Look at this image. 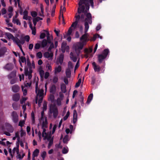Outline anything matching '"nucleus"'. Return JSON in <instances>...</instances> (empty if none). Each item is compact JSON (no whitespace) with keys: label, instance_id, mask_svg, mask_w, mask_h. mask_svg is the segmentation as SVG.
<instances>
[{"label":"nucleus","instance_id":"nucleus-59","mask_svg":"<svg viewBox=\"0 0 160 160\" xmlns=\"http://www.w3.org/2000/svg\"><path fill=\"white\" fill-rule=\"evenodd\" d=\"M41 46V45L40 44L37 43L34 46V48L35 49H39L40 47Z\"/></svg>","mask_w":160,"mask_h":160},{"label":"nucleus","instance_id":"nucleus-57","mask_svg":"<svg viewBox=\"0 0 160 160\" xmlns=\"http://www.w3.org/2000/svg\"><path fill=\"white\" fill-rule=\"evenodd\" d=\"M81 82V79H79L77 82L76 83L75 85V87L76 88L78 87L80 85Z\"/></svg>","mask_w":160,"mask_h":160},{"label":"nucleus","instance_id":"nucleus-7","mask_svg":"<svg viewBox=\"0 0 160 160\" xmlns=\"http://www.w3.org/2000/svg\"><path fill=\"white\" fill-rule=\"evenodd\" d=\"M86 41H81L73 45V48L78 56L79 55L84 46L86 45Z\"/></svg>","mask_w":160,"mask_h":160},{"label":"nucleus","instance_id":"nucleus-4","mask_svg":"<svg viewBox=\"0 0 160 160\" xmlns=\"http://www.w3.org/2000/svg\"><path fill=\"white\" fill-rule=\"evenodd\" d=\"M35 91L37 94L35 102L36 103H37L38 101V105L39 107H40L41 106V103L42 102L43 98L45 94H44L43 93L44 91L40 87H38V82L36 83Z\"/></svg>","mask_w":160,"mask_h":160},{"label":"nucleus","instance_id":"nucleus-1","mask_svg":"<svg viewBox=\"0 0 160 160\" xmlns=\"http://www.w3.org/2000/svg\"><path fill=\"white\" fill-rule=\"evenodd\" d=\"M82 14L81 15V17L80 15L76 14L75 16L76 18L75 21L72 23L71 27L69 28L67 32L65 33L63 35L64 38L66 39L67 40H71V37L72 35V27H74L75 28L81 18V19H82L83 21L85 17L86 18L84 19V32L85 33L80 38V40H85L86 39L88 35V34L87 32H88L89 28V24H91L92 23V17L91 14L89 12H88V11H87L86 13H84L83 12H82Z\"/></svg>","mask_w":160,"mask_h":160},{"label":"nucleus","instance_id":"nucleus-53","mask_svg":"<svg viewBox=\"0 0 160 160\" xmlns=\"http://www.w3.org/2000/svg\"><path fill=\"white\" fill-rule=\"evenodd\" d=\"M70 113L69 111H68V112L66 114V115L63 117V119L65 121L68 118V117L69 116Z\"/></svg>","mask_w":160,"mask_h":160},{"label":"nucleus","instance_id":"nucleus-27","mask_svg":"<svg viewBox=\"0 0 160 160\" xmlns=\"http://www.w3.org/2000/svg\"><path fill=\"white\" fill-rule=\"evenodd\" d=\"M20 89L19 86L17 85H14L12 87V90L14 92H18Z\"/></svg>","mask_w":160,"mask_h":160},{"label":"nucleus","instance_id":"nucleus-42","mask_svg":"<svg viewBox=\"0 0 160 160\" xmlns=\"http://www.w3.org/2000/svg\"><path fill=\"white\" fill-rule=\"evenodd\" d=\"M49 100L51 101L52 102H54V96L53 95H50L48 98Z\"/></svg>","mask_w":160,"mask_h":160},{"label":"nucleus","instance_id":"nucleus-38","mask_svg":"<svg viewBox=\"0 0 160 160\" xmlns=\"http://www.w3.org/2000/svg\"><path fill=\"white\" fill-rule=\"evenodd\" d=\"M16 76L15 72H12L8 76V78L9 79H12L15 78Z\"/></svg>","mask_w":160,"mask_h":160},{"label":"nucleus","instance_id":"nucleus-49","mask_svg":"<svg viewBox=\"0 0 160 160\" xmlns=\"http://www.w3.org/2000/svg\"><path fill=\"white\" fill-rule=\"evenodd\" d=\"M13 108L15 110H17L18 108V106L16 102L12 104Z\"/></svg>","mask_w":160,"mask_h":160},{"label":"nucleus","instance_id":"nucleus-51","mask_svg":"<svg viewBox=\"0 0 160 160\" xmlns=\"http://www.w3.org/2000/svg\"><path fill=\"white\" fill-rule=\"evenodd\" d=\"M47 153L45 151L42 152L41 153V156L44 160L46 155Z\"/></svg>","mask_w":160,"mask_h":160},{"label":"nucleus","instance_id":"nucleus-14","mask_svg":"<svg viewBox=\"0 0 160 160\" xmlns=\"http://www.w3.org/2000/svg\"><path fill=\"white\" fill-rule=\"evenodd\" d=\"M61 49L62 52H64L65 51L68 52H69V48L68 46L67 45L66 43L63 42L62 44Z\"/></svg>","mask_w":160,"mask_h":160},{"label":"nucleus","instance_id":"nucleus-18","mask_svg":"<svg viewBox=\"0 0 160 160\" xmlns=\"http://www.w3.org/2000/svg\"><path fill=\"white\" fill-rule=\"evenodd\" d=\"M51 41H42L41 44V46L43 48H47L50 43Z\"/></svg>","mask_w":160,"mask_h":160},{"label":"nucleus","instance_id":"nucleus-58","mask_svg":"<svg viewBox=\"0 0 160 160\" xmlns=\"http://www.w3.org/2000/svg\"><path fill=\"white\" fill-rule=\"evenodd\" d=\"M68 152V148H64L62 150V152L63 154H66Z\"/></svg>","mask_w":160,"mask_h":160},{"label":"nucleus","instance_id":"nucleus-17","mask_svg":"<svg viewBox=\"0 0 160 160\" xmlns=\"http://www.w3.org/2000/svg\"><path fill=\"white\" fill-rule=\"evenodd\" d=\"M93 69L95 72H99L101 70V68L99 65H97L95 62L92 63Z\"/></svg>","mask_w":160,"mask_h":160},{"label":"nucleus","instance_id":"nucleus-63","mask_svg":"<svg viewBox=\"0 0 160 160\" xmlns=\"http://www.w3.org/2000/svg\"><path fill=\"white\" fill-rule=\"evenodd\" d=\"M47 68H48V71H52V67L51 65L48 64L47 65Z\"/></svg>","mask_w":160,"mask_h":160},{"label":"nucleus","instance_id":"nucleus-13","mask_svg":"<svg viewBox=\"0 0 160 160\" xmlns=\"http://www.w3.org/2000/svg\"><path fill=\"white\" fill-rule=\"evenodd\" d=\"M11 116L13 122L15 123H17L18 120V118L17 112L14 111L13 112L11 113Z\"/></svg>","mask_w":160,"mask_h":160},{"label":"nucleus","instance_id":"nucleus-44","mask_svg":"<svg viewBox=\"0 0 160 160\" xmlns=\"http://www.w3.org/2000/svg\"><path fill=\"white\" fill-rule=\"evenodd\" d=\"M56 90V87L55 85H53L52 86L50 89V91L51 92H54Z\"/></svg>","mask_w":160,"mask_h":160},{"label":"nucleus","instance_id":"nucleus-36","mask_svg":"<svg viewBox=\"0 0 160 160\" xmlns=\"http://www.w3.org/2000/svg\"><path fill=\"white\" fill-rule=\"evenodd\" d=\"M61 67L60 66H58L56 67L55 69V74L60 72L61 71Z\"/></svg>","mask_w":160,"mask_h":160},{"label":"nucleus","instance_id":"nucleus-3","mask_svg":"<svg viewBox=\"0 0 160 160\" xmlns=\"http://www.w3.org/2000/svg\"><path fill=\"white\" fill-rule=\"evenodd\" d=\"M32 70L31 68H26L24 70V73L25 76L27 77V79L25 83L24 86H22V88L24 96H26L27 94V88L28 87H30L31 83L32 81L31 78H32Z\"/></svg>","mask_w":160,"mask_h":160},{"label":"nucleus","instance_id":"nucleus-45","mask_svg":"<svg viewBox=\"0 0 160 160\" xmlns=\"http://www.w3.org/2000/svg\"><path fill=\"white\" fill-rule=\"evenodd\" d=\"M39 74L40 76L41 77H42L44 75V71L42 69V68H40L39 70Z\"/></svg>","mask_w":160,"mask_h":160},{"label":"nucleus","instance_id":"nucleus-35","mask_svg":"<svg viewBox=\"0 0 160 160\" xmlns=\"http://www.w3.org/2000/svg\"><path fill=\"white\" fill-rule=\"evenodd\" d=\"M12 22L13 23H16L17 25H21V23L18 19H15L14 17H13V18Z\"/></svg>","mask_w":160,"mask_h":160},{"label":"nucleus","instance_id":"nucleus-55","mask_svg":"<svg viewBox=\"0 0 160 160\" xmlns=\"http://www.w3.org/2000/svg\"><path fill=\"white\" fill-rule=\"evenodd\" d=\"M27 99V97H22L20 100V102L21 104H23L25 102Z\"/></svg>","mask_w":160,"mask_h":160},{"label":"nucleus","instance_id":"nucleus-28","mask_svg":"<svg viewBox=\"0 0 160 160\" xmlns=\"http://www.w3.org/2000/svg\"><path fill=\"white\" fill-rule=\"evenodd\" d=\"M4 68L8 70H11L13 68V64L11 63L7 64Z\"/></svg>","mask_w":160,"mask_h":160},{"label":"nucleus","instance_id":"nucleus-19","mask_svg":"<svg viewBox=\"0 0 160 160\" xmlns=\"http://www.w3.org/2000/svg\"><path fill=\"white\" fill-rule=\"evenodd\" d=\"M17 155L16 156L17 158L19 160L22 159L24 156H25V154L23 153V151H18V152L17 153Z\"/></svg>","mask_w":160,"mask_h":160},{"label":"nucleus","instance_id":"nucleus-43","mask_svg":"<svg viewBox=\"0 0 160 160\" xmlns=\"http://www.w3.org/2000/svg\"><path fill=\"white\" fill-rule=\"evenodd\" d=\"M40 8L41 11V13L39 14V15L41 16H43V14L44 13V8L43 7L42 4L40 5Z\"/></svg>","mask_w":160,"mask_h":160},{"label":"nucleus","instance_id":"nucleus-6","mask_svg":"<svg viewBox=\"0 0 160 160\" xmlns=\"http://www.w3.org/2000/svg\"><path fill=\"white\" fill-rule=\"evenodd\" d=\"M43 132L42 133V137L43 140L45 142H49L48 147L49 148L53 143V138L52 137L51 132H46L45 128H42Z\"/></svg>","mask_w":160,"mask_h":160},{"label":"nucleus","instance_id":"nucleus-20","mask_svg":"<svg viewBox=\"0 0 160 160\" xmlns=\"http://www.w3.org/2000/svg\"><path fill=\"white\" fill-rule=\"evenodd\" d=\"M6 128L7 129L9 132H13V129L12 125L9 123H6L5 124Z\"/></svg>","mask_w":160,"mask_h":160},{"label":"nucleus","instance_id":"nucleus-46","mask_svg":"<svg viewBox=\"0 0 160 160\" xmlns=\"http://www.w3.org/2000/svg\"><path fill=\"white\" fill-rule=\"evenodd\" d=\"M35 133L36 134H38V137L39 138L40 141H41V138H42V135H41V132L40 131H39L38 132L37 129H36L35 130Z\"/></svg>","mask_w":160,"mask_h":160},{"label":"nucleus","instance_id":"nucleus-52","mask_svg":"<svg viewBox=\"0 0 160 160\" xmlns=\"http://www.w3.org/2000/svg\"><path fill=\"white\" fill-rule=\"evenodd\" d=\"M58 81V78L57 76H54L53 78L52 82L53 83H56Z\"/></svg>","mask_w":160,"mask_h":160},{"label":"nucleus","instance_id":"nucleus-31","mask_svg":"<svg viewBox=\"0 0 160 160\" xmlns=\"http://www.w3.org/2000/svg\"><path fill=\"white\" fill-rule=\"evenodd\" d=\"M61 89L62 92L65 93L66 91V87L65 85L63 83L61 84Z\"/></svg>","mask_w":160,"mask_h":160},{"label":"nucleus","instance_id":"nucleus-9","mask_svg":"<svg viewBox=\"0 0 160 160\" xmlns=\"http://www.w3.org/2000/svg\"><path fill=\"white\" fill-rule=\"evenodd\" d=\"M49 113L52 115L54 118H56L58 114V110L57 107L53 105H51L49 108Z\"/></svg>","mask_w":160,"mask_h":160},{"label":"nucleus","instance_id":"nucleus-26","mask_svg":"<svg viewBox=\"0 0 160 160\" xmlns=\"http://www.w3.org/2000/svg\"><path fill=\"white\" fill-rule=\"evenodd\" d=\"M77 121V114L76 111L74 110L73 111V122L74 123H75Z\"/></svg>","mask_w":160,"mask_h":160},{"label":"nucleus","instance_id":"nucleus-34","mask_svg":"<svg viewBox=\"0 0 160 160\" xmlns=\"http://www.w3.org/2000/svg\"><path fill=\"white\" fill-rule=\"evenodd\" d=\"M63 59V56L62 55H61L59 57L58 59V64L60 63V64H62V63Z\"/></svg>","mask_w":160,"mask_h":160},{"label":"nucleus","instance_id":"nucleus-16","mask_svg":"<svg viewBox=\"0 0 160 160\" xmlns=\"http://www.w3.org/2000/svg\"><path fill=\"white\" fill-rule=\"evenodd\" d=\"M4 35L6 39H11L12 40H15L14 37L11 33L9 32H5Z\"/></svg>","mask_w":160,"mask_h":160},{"label":"nucleus","instance_id":"nucleus-50","mask_svg":"<svg viewBox=\"0 0 160 160\" xmlns=\"http://www.w3.org/2000/svg\"><path fill=\"white\" fill-rule=\"evenodd\" d=\"M73 68V65L71 62H69L68 64V68L67 69H69L71 70Z\"/></svg>","mask_w":160,"mask_h":160},{"label":"nucleus","instance_id":"nucleus-2","mask_svg":"<svg viewBox=\"0 0 160 160\" xmlns=\"http://www.w3.org/2000/svg\"><path fill=\"white\" fill-rule=\"evenodd\" d=\"M89 4L92 8L94 7L93 0H79L78 5L79 7L78 9V12L79 14L82 12L86 13L89 9Z\"/></svg>","mask_w":160,"mask_h":160},{"label":"nucleus","instance_id":"nucleus-39","mask_svg":"<svg viewBox=\"0 0 160 160\" xmlns=\"http://www.w3.org/2000/svg\"><path fill=\"white\" fill-rule=\"evenodd\" d=\"M93 98V94L92 93L90 94L88 96V100L87 101V103H89L92 100Z\"/></svg>","mask_w":160,"mask_h":160},{"label":"nucleus","instance_id":"nucleus-30","mask_svg":"<svg viewBox=\"0 0 160 160\" xmlns=\"http://www.w3.org/2000/svg\"><path fill=\"white\" fill-rule=\"evenodd\" d=\"M65 73L67 78H70L71 76V70L70 69H67Z\"/></svg>","mask_w":160,"mask_h":160},{"label":"nucleus","instance_id":"nucleus-23","mask_svg":"<svg viewBox=\"0 0 160 160\" xmlns=\"http://www.w3.org/2000/svg\"><path fill=\"white\" fill-rule=\"evenodd\" d=\"M19 62L21 66L22 67L23 66L22 63H25V64H26V59L24 57L21 56V57H20Z\"/></svg>","mask_w":160,"mask_h":160},{"label":"nucleus","instance_id":"nucleus-12","mask_svg":"<svg viewBox=\"0 0 160 160\" xmlns=\"http://www.w3.org/2000/svg\"><path fill=\"white\" fill-rule=\"evenodd\" d=\"M44 31L45 32L42 33L40 34V39H42L44 38L46 36L47 37V40H51L52 37L50 36L49 32L45 30H44Z\"/></svg>","mask_w":160,"mask_h":160},{"label":"nucleus","instance_id":"nucleus-5","mask_svg":"<svg viewBox=\"0 0 160 160\" xmlns=\"http://www.w3.org/2000/svg\"><path fill=\"white\" fill-rule=\"evenodd\" d=\"M47 109V103L46 102L43 104V110L41 112V118L40 120V123L42 125V128H46L48 124V122L46 117L44 115V111Z\"/></svg>","mask_w":160,"mask_h":160},{"label":"nucleus","instance_id":"nucleus-15","mask_svg":"<svg viewBox=\"0 0 160 160\" xmlns=\"http://www.w3.org/2000/svg\"><path fill=\"white\" fill-rule=\"evenodd\" d=\"M24 41H13L14 43L16 44L20 48V50L23 52L24 55V52L23 51L22 45L24 43Z\"/></svg>","mask_w":160,"mask_h":160},{"label":"nucleus","instance_id":"nucleus-40","mask_svg":"<svg viewBox=\"0 0 160 160\" xmlns=\"http://www.w3.org/2000/svg\"><path fill=\"white\" fill-rule=\"evenodd\" d=\"M69 140V137L68 135H66L63 139V142L64 143H67Z\"/></svg>","mask_w":160,"mask_h":160},{"label":"nucleus","instance_id":"nucleus-8","mask_svg":"<svg viewBox=\"0 0 160 160\" xmlns=\"http://www.w3.org/2000/svg\"><path fill=\"white\" fill-rule=\"evenodd\" d=\"M109 50L108 49H104L102 53L98 55V60L99 63H101L105 59L109 53Z\"/></svg>","mask_w":160,"mask_h":160},{"label":"nucleus","instance_id":"nucleus-25","mask_svg":"<svg viewBox=\"0 0 160 160\" xmlns=\"http://www.w3.org/2000/svg\"><path fill=\"white\" fill-rule=\"evenodd\" d=\"M7 52V48L4 47L0 49V57L3 56Z\"/></svg>","mask_w":160,"mask_h":160},{"label":"nucleus","instance_id":"nucleus-11","mask_svg":"<svg viewBox=\"0 0 160 160\" xmlns=\"http://www.w3.org/2000/svg\"><path fill=\"white\" fill-rule=\"evenodd\" d=\"M26 133L25 131L23 130L22 128H21L19 131H18L15 133V137L17 138L18 139L20 138L21 137L25 136L26 135Z\"/></svg>","mask_w":160,"mask_h":160},{"label":"nucleus","instance_id":"nucleus-54","mask_svg":"<svg viewBox=\"0 0 160 160\" xmlns=\"http://www.w3.org/2000/svg\"><path fill=\"white\" fill-rule=\"evenodd\" d=\"M36 57L39 58H41L42 57V54L41 52H39L37 53Z\"/></svg>","mask_w":160,"mask_h":160},{"label":"nucleus","instance_id":"nucleus-10","mask_svg":"<svg viewBox=\"0 0 160 160\" xmlns=\"http://www.w3.org/2000/svg\"><path fill=\"white\" fill-rule=\"evenodd\" d=\"M92 47H90L88 49L86 48L84 49V51L85 53V57L86 58L88 57L91 58L93 56V55L91 53L92 52Z\"/></svg>","mask_w":160,"mask_h":160},{"label":"nucleus","instance_id":"nucleus-21","mask_svg":"<svg viewBox=\"0 0 160 160\" xmlns=\"http://www.w3.org/2000/svg\"><path fill=\"white\" fill-rule=\"evenodd\" d=\"M20 40H29L30 37L28 35L25 36L23 34H21L19 36Z\"/></svg>","mask_w":160,"mask_h":160},{"label":"nucleus","instance_id":"nucleus-33","mask_svg":"<svg viewBox=\"0 0 160 160\" xmlns=\"http://www.w3.org/2000/svg\"><path fill=\"white\" fill-rule=\"evenodd\" d=\"M12 0H9L11 4V2ZM13 1L15 2V6H17V3H18V7L19 8H21V7L20 6V0H13Z\"/></svg>","mask_w":160,"mask_h":160},{"label":"nucleus","instance_id":"nucleus-29","mask_svg":"<svg viewBox=\"0 0 160 160\" xmlns=\"http://www.w3.org/2000/svg\"><path fill=\"white\" fill-rule=\"evenodd\" d=\"M20 95L18 93H16L14 94L13 96V100L14 101H18L20 98Z\"/></svg>","mask_w":160,"mask_h":160},{"label":"nucleus","instance_id":"nucleus-47","mask_svg":"<svg viewBox=\"0 0 160 160\" xmlns=\"http://www.w3.org/2000/svg\"><path fill=\"white\" fill-rule=\"evenodd\" d=\"M25 124V121L24 120H20L18 126L21 127V128H22V126Z\"/></svg>","mask_w":160,"mask_h":160},{"label":"nucleus","instance_id":"nucleus-48","mask_svg":"<svg viewBox=\"0 0 160 160\" xmlns=\"http://www.w3.org/2000/svg\"><path fill=\"white\" fill-rule=\"evenodd\" d=\"M62 100V98H58L57 100V104L58 106H60L61 105V101Z\"/></svg>","mask_w":160,"mask_h":160},{"label":"nucleus","instance_id":"nucleus-62","mask_svg":"<svg viewBox=\"0 0 160 160\" xmlns=\"http://www.w3.org/2000/svg\"><path fill=\"white\" fill-rule=\"evenodd\" d=\"M37 12L35 11H32L31 12V15L32 17H36L37 16Z\"/></svg>","mask_w":160,"mask_h":160},{"label":"nucleus","instance_id":"nucleus-24","mask_svg":"<svg viewBox=\"0 0 160 160\" xmlns=\"http://www.w3.org/2000/svg\"><path fill=\"white\" fill-rule=\"evenodd\" d=\"M44 56L46 58L50 59L52 58L53 56V54L52 52H46L44 53Z\"/></svg>","mask_w":160,"mask_h":160},{"label":"nucleus","instance_id":"nucleus-61","mask_svg":"<svg viewBox=\"0 0 160 160\" xmlns=\"http://www.w3.org/2000/svg\"><path fill=\"white\" fill-rule=\"evenodd\" d=\"M31 117L32 118V123L34 124L35 122L34 115L33 112H32L31 113Z\"/></svg>","mask_w":160,"mask_h":160},{"label":"nucleus","instance_id":"nucleus-56","mask_svg":"<svg viewBox=\"0 0 160 160\" xmlns=\"http://www.w3.org/2000/svg\"><path fill=\"white\" fill-rule=\"evenodd\" d=\"M54 32L57 36H58V37L60 36V35L59 34V33L60 32V30H59L58 29L56 30V29H55L54 30Z\"/></svg>","mask_w":160,"mask_h":160},{"label":"nucleus","instance_id":"nucleus-37","mask_svg":"<svg viewBox=\"0 0 160 160\" xmlns=\"http://www.w3.org/2000/svg\"><path fill=\"white\" fill-rule=\"evenodd\" d=\"M102 39V36H100L99 34H95L94 35L93 37V40H95L97 39Z\"/></svg>","mask_w":160,"mask_h":160},{"label":"nucleus","instance_id":"nucleus-64","mask_svg":"<svg viewBox=\"0 0 160 160\" xmlns=\"http://www.w3.org/2000/svg\"><path fill=\"white\" fill-rule=\"evenodd\" d=\"M12 79L11 80L10 83L11 84L15 83L16 81V80L15 78H12Z\"/></svg>","mask_w":160,"mask_h":160},{"label":"nucleus","instance_id":"nucleus-32","mask_svg":"<svg viewBox=\"0 0 160 160\" xmlns=\"http://www.w3.org/2000/svg\"><path fill=\"white\" fill-rule=\"evenodd\" d=\"M70 57L71 59L74 62H76L77 61V58L76 57L75 55H74L73 53L72 52L70 53Z\"/></svg>","mask_w":160,"mask_h":160},{"label":"nucleus","instance_id":"nucleus-22","mask_svg":"<svg viewBox=\"0 0 160 160\" xmlns=\"http://www.w3.org/2000/svg\"><path fill=\"white\" fill-rule=\"evenodd\" d=\"M39 150L38 149H36L33 151L32 155V160H34L35 159L34 158L35 157H37L39 153Z\"/></svg>","mask_w":160,"mask_h":160},{"label":"nucleus","instance_id":"nucleus-41","mask_svg":"<svg viewBox=\"0 0 160 160\" xmlns=\"http://www.w3.org/2000/svg\"><path fill=\"white\" fill-rule=\"evenodd\" d=\"M19 151L18 146L17 147H16L14 148L12 150V152L13 154L15 153L16 152L17 153L18 152V151Z\"/></svg>","mask_w":160,"mask_h":160},{"label":"nucleus","instance_id":"nucleus-60","mask_svg":"<svg viewBox=\"0 0 160 160\" xmlns=\"http://www.w3.org/2000/svg\"><path fill=\"white\" fill-rule=\"evenodd\" d=\"M31 128L29 126H28L27 127V132L28 134L29 135H30L31 133L30 132V131Z\"/></svg>","mask_w":160,"mask_h":160}]
</instances>
